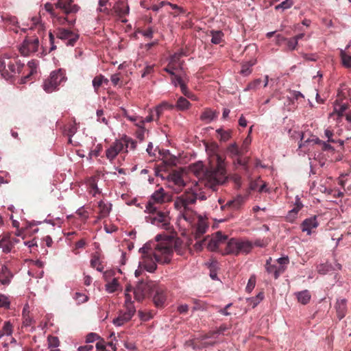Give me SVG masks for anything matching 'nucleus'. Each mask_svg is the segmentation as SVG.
Returning a JSON list of instances; mask_svg holds the SVG:
<instances>
[{
  "label": "nucleus",
  "instance_id": "nucleus-1",
  "mask_svg": "<svg viewBox=\"0 0 351 351\" xmlns=\"http://www.w3.org/2000/svg\"><path fill=\"white\" fill-rule=\"evenodd\" d=\"M162 237V234H157L155 241H149L139 249L142 257L138 263V268L134 273L136 277L139 276L143 270L154 272L157 267V263L170 262L173 249L167 241L158 243Z\"/></svg>",
  "mask_w": 351,
  "mask_h": 351
},
{
  "label": "nucleus",
  "instance_id": "nucleus-2",
  "mask_svg": "<svg viewBox=\"0 0 351 351\" xmlns=\"http://www.w3.org/2000/svg\"><path fill=\"white\" fill-rule=\"evenodd\" d=\"M197 198V195L195 193H184L174 201L175 208L180 211L179 218L183 219L190 225H193L199 216L191 209V206L195 203Z\"/></svg>",
  "mask_w": 351,
  "mask_h": 351
},
{
  "label": "nucleus",
  "instance_id": "nucleus-3",
  "mask_svg": "<svg viewBox=\"0 0 351 351\" xmlns=\"http://www.w3.org/2000/svg\"><path fill=\"white\" fill-rule=\"evenodd\" d=\"M216 160V167L205 175L204 184L213 190H215L216 186L223 184L227 178L223 159L220 156L217 155Z\"/></svg>",
  "mask_w": 351,
  "mask_h": 351
},
{
  "label": "nucleus",
  "instance_id": "nucleus-4",
  "mask_svg": "<svg viewBox=\"0 0 351 351\" xmlns=\"http://www.w3.org/2000/svg\"><path fill=\"white\" fill-rule=\"evenodd\" d=\"M252 249V243L247 240L232 238L226 243L225 250L222 254L238 255L240 253L247 254Z\"/></svg>",
  "mask_w": 351,
  "mask_h": 351
},
{
  "label": "nucleus",
  "instance_id": "nucleus-5",
  "mask_svg": "<svg viewBox=\"0 0 351 351\" xmlns=\"http://www.w3.org/2000/svg\"><path fill=\"white\" fill-rule=\"evenodd\" d=\"M148 213L149 215L145 218L147 222L165 230H171V218L168 212H163L156 209V211Z\"/></svg>",
  "mask_w": 351,
  "mask_h": 351
},
{
  "label": "nucleus",
  "instance_id": "nucleus-6",
  "mask_svg": "<svg viewBox=\"0 0 351 351\" xmlns=\"http://www.w3.org/2000/svg\"><path fill=\"white\" fill-rule=\"evenodd\" d=\"M66 80L64 71L61 69L53 71L50 73L49 77L44 81L43 90L47 93L56 91L61 83L64 82Z\"/></svg>",
  "mask_w": 351,
  "mask_h": 351
},
{
  "label": "nucleus",
  "instance_id": "nucleus-7",
  "mask_svg": "<svg viewBox=\"0 0 351 351\" xmlns=\"http://www.w3.org/2000/svg\"><path fill=\"white\" fill-rule=\"evenodd\" d=\"M183 173L180 171H173L167 176V186L176 193H180L185 186Z\"/></svg>",
  "mask_w": 351,
  "mask_h": 351
},
{
  "label": "nucleus",
  "instance_id": "nucleus-8",
  "mask_svg": "<svg viewBox=\"0 0 351 351\" xmlns=\"http://www.w3.org/2000/svg\"><path fill=\"white\" fill-rule=\"evenodd\" d=\"M56 37L65 41L67 46H74L79 38V35L65 28H58L55 32Z\"/></svg>",
  "mask_w": 351,
  "mask_h": 351
},
{
  "label": "nucleus",
  "instance_id": "nucleus-9",
  "mask_svg": "<svg viewBox=\"0 0 351 351\" xmlns=\"http://www.w3.org/2000/svg\"><path fill=\"white\" fill-rule=\"evenodd\" d=\"M165 193L164 191V189L162 188H160L158 190L155 191L149 201L147 202L146 207H145V211L146 212H153L156 211V209H158V207L156 206L157 204H162L165 202Z\"/></svg>",
  "mask_w": 351,
  "mask_h": 351
},
{
  "label": "nucleus",
  "instance_id": "nucleus-10",
  "mask_svg": "<svg viewBox=\"0 0 351 351\" xmlns=\"http://www.w3.org/2000/svg\"><path fill=\"white\" fill-rule=\"evenodd\" d=\"M39 40L38 38L30 37L26 38L19 48L21 53L24 56H29L38 51Z\"/></svg>",
  "mask_w": 351,
  "mask_h": 351
},
{
  "label": "nucleus",
  "instance_id": "nucleus-11",
  "mask_svg": "<svg viewBox=\"0 0 351 351\" xmlns=\"http://www.w3.org/2000/svg\"><path fill=\"white\" fill-rule=\"evenodd\" d=\"M227 236L223 234L221 232H217L213 237H206V247L210 251H216L219 247L226 243Z\"/></svg>",
  "mask_w": 351,
  "mask_h": 351
},
{
  "label": "nucleus",
  "instance_id": "nucleus-12",
  "mask_svg": "<svg viewBox=\"0 0 351 351\" xmlns=\"http://www.w3.org/2000/svg\"><path fill=\"white\" fill-rule=\"evenodd\" d=\"M152 285V282L147 283L144 281L139 282L134 289L135 299L138 301L144 299L146 295L148 294Z\"/></svg>",
  "mask_w": 351,
  "mask_h": 351
},
{
  "label": "nucleus",
  "instance_id": "nucleus-13",
  "mask_svg": "<svg viewBox=\"0 0 351 351\" xmlns=\"http://www.w3.org/2000/svg\"><path fill=\"white\" fill-rule=\"evenodd\" d=\"M123 151V147L119 140H116L106 152V158L110 160H113L117 156Z\"/></svg>",
  "mask_w": 351,
  "mask_h": 351
},
{
  "label": "nucleus",
  "instance_id": "nucleus-14",
  "mask_svg": "<svg viewBox=\"0 0 351 351\" xmlns=\"http://www.w3.org/2000/svg\"><path fill=\"white\" fill-rule=\"evenodd\" d=\"M56 7L66 14L76 12L78 10L77 6L73 4V0H58Z\"/></svg>",
  "mask_w": 351,
  "mask_h": 351
},
{
  "label": "nucleus",
  "instance_id": "nucleus-15",
  "mask_svg": "<svg viewBox=\"0 0 351 351\" xmlns=\"http://www.w3.org/2000/svg\"><path fill=\"white\" fill-rule=\"evenodd\" d=\"M112 12H114L120 18L123 17L129 14V6L127 0H119L113 6L112 9Z\"/></svg>",
  "mask_w": 351,
  "mask_h": 351
},
{
  "label": "nucleus",
  "instance_id": "nucleus-16",
  "mask_svg": "<svg viewBox=\"0 0 351 351\" xmlns=\"http://www.w3.org/2000/svg\"><path fill=\"white\" fill-rule=\"evenodd\" d=\"M135 313L130 312L125 309V311H120L118 316L113 319V324L116 326H121L129 322Z\"/></svg>",
  "mask_w": 351,
  "mask_h": 351
},
{
  "label": "nucleus",
  "instance_id": "nucleus-17",
  "mask_svg": "<svg viewBox=\"0 0 351 351\" xmlns=\"http://www.w3.org/2000/svg\"><path fill=\"white\" fill-rule=\"evenodd\" d=\"M266 269L269 274H274L276 279L285 271V268H282V266H278L277 264H271V258H269L266 261Z\"/></svg>",
  "mask_w": 351,
  "mask_h": 351
},
{
  "label": "nucleus",
  "instance_id": "nucleus-18",
  "mask_svg": "<svg viewBox=\"0 0 351 351\" xmlns=\"http://www.w3.org/2000/svg\"><path fill=\"white\" fill-rule=\"evenodd\" d=\"M244 202V199L242 196L239 195L235 198L227 202L225 205L221 206L222 210L228 208L230 210H238Z\"/></svg>",
  "mask_w": 351,
  "mask_h": 351
},
{
  "label": "nucleus",
  "instance_id": "nucleus-19",
  "mask_svg": "<svg viewBox=\"0 0 351 351\" xmlns=\"http://www.w3.org/2000/svg\"><path fill=\"white\" fill-rule=\"evenodd\" d=\"M228 154L232 158L238 157L237 162L239 165H243L242 160L239 158L244 152L241 148H239L236 143L230 144L227 148Z\"/></svg>",
  "mask_w": 351,
  "mask_h": 351
},
{
  "label": "nucleus",
  "instance_id": "nucleus-20",
  "mask_svg": "<svg viewBox=\"0 0 351 351\" xmlns=\"http://www.w3.org/2000/svg\"><path fill=\"white\" fill-rule=\"evenodd\" d=\"M318 223L316 217H311L305 219L302 223V230L306 232L307 234H311V230L317 228Z\"/></svg>",
  "mask_w": 351,
  "mask_h": 351
},
{
  "label": "nucleus",
  "instance_id": "nucleus-21",
  "mask_svg": "<svg viewBox=\"0 0 351 351\" xmlns=\"http://www.w3.org/2000/svg\"><path fill=\"white\" fill-rule=\"evenodd\" d=\"M23 64H21L18 62L16 59H11L10 58L8 62L7 66L9 69L10 72L7 70V73L10 75V77H11L14 74L16 73H19L21 69L23 66Z\"/></svg>",
  "mask_w": 351,
  "mask_h": 351
},
{
  "label": "nucleus",
  "instance_id": "nucleus-22",
  "mask_svg": "<svg viewBox=\"0 0 351 351\" xmlns=\"http://www.w3.org/2000/svg\"><path fill=\"white\" fill-rule=\"evenodd\" d=\"M208 228L207 222L201 216L197 217V224L195 234V239L200 238V237L206 233Z\"/></svg>",
  "mask_w": 351,
  "mask_h": 351
},
{
  "label": "nucleus",
  "instance_id": "nucleus-23",
  "mask_svg": "<svg viewBox=\"0 0 351 351\" xmlns=\"http://www.w3.org/2000/svg\"><path fill=\"white\" fill-rule=\"evenodd\" d=\"M13 245V242L10 240V234L8 233L4 234L0 239V247L3 252L4 253L10 252Z\"/></svg>",
  "mask_w": 351,
  "mask_h": 351
},
{
  "label": "nucleus",
  "instance_id": "nucleus-24",
  "mask_svg": "<svg viewBox=\"0 0 351 351\" xmlns=\"http://www.w3.org/2000/svg\"><path fill=\"white\" fill-rule=\"evenodd\" d=\"M155 305L158 307L162 306L166 301V294L161 288H157L153 298Z\"/></svg>",
  "mask_w": 351,
  "mask_h": 351
},
{
  "label": "nucleus",
  "instance_id": "nucleus-25",
  "mask_svg": "<svg viewBox=\"0 0 351 351\" xmlns=\"http://www.w3.org/2000/svg\"><path fill=\"white\" fill-rule=\"evenodd\" d=\"M347 301L345 299H340L337 301L336 303V309L337 313V316L339 319L343 318L346 315L347 306Z\"/></svg>",
  "mask_w": 351,
  "mask_h": 351
},
{
  "label": "nucleus",
  "instance_id": "nucleus-26",
  "mask_svg": "<svg viewBox=\"0 0 351 351\" xmlns=\"http://www.w3.org/2000/svg\"><path fill=\"white\" fill-rule=\"evenodd\" d=\"M174 250L179 255L183 256L188 250V245L186 243H183L180 239H177L174 241L173 243Z\"/></svg>",
  "mask_w": 351,
  "mask_h": 351
},
{
  "label": "nucleus",
  "instance_id": "nucleus-27",
  "mask_svg": "<svg viewBox=\"0 0 351 351\" xmlns=\"http://www.w3.org/2000/svg\"><path fill=\"white\" fill-rule=\"evenodd\" d=\"M98 206L99 209V216L101 218H104L109 215L111 210L112 205L108 202L100 201L99 202Z\"/></svg>",
  "mask_w": 351,
  "mask_h": 351
},
{
  "label": "nucleus",
  "instance_id": "nucleus-28",
  "mask_svg": "<svg viewBox=\"0 0 351 351\" xmlns=\"http://www.w3.org/2000/svg\"><path fill=\"white\" fill-rule=\"evenodd\" d=\"M119 141L121 143L123 147V151L125 150L127 152L128 149H134L136 147L135 141L132 138L127 136L121 137L119 139Z\"/></svg>",
  "mask_w": 351,
  "mask_h": 351
},
{
  "label": "nucleus",
  "instance_id": "nucleus-29",
  "mask_svg": "<svg viewBox=\"0 0 351 351\" xmlns=\"http://www.w3.org/2000/svg\"><path fill=\"white\" fill-rule=\"evenodd\" d=\"M175 106L167 101H163L158 106H157L155 109V113L156 116V119H158L162 114V112L165 110H172Z\"/></svg>",
  "mask_w": 351,
  "mask_h": 351
},
{
  "label": "nucleus",
  "instance_id": "nucleus-30",
  "mask_svg": "<svg viewBox=\"0 0 351 351\" xmlns=\"http://www.w3.org/2000/svg\"><path fill=\"white\" fill-rule=\"evenodd\" d=\"M10 58L7 55H5L3 57L0 58V71L1 72L2 76L7 80L10 78V75L7 73V70L5 69V68L7 66L8 62L9 61Z\"/></svg>",
  "mask_w": 351,
  "mask_h": 351
},
{
  "label": "nucleus",
  "instance_id": "nucleus-31",
  "mask_svg": "<svg viewBox=\"0 0 351 351\" xmlns=\"http://www.w3.org/2000/svg\"><path fill=\"white\" fill-rule=\"evenodd\" d=\"M256 60H251L245 62L241 65V74L244 76H247L252 73V67L256 64Z\"/></svg>",
  "mask_w": 351,
  "mask_h": 351
},
{
  "label": "nucleus",
  "instance_id": "nucleus-32",
  "mask_svg": "<svg viewBox=\"0 0 351 351\" xmlns=\"http://www.w3.org/2000/svg\"><path fill=\"white\" fill-rule=\"evenodd\" d=\"M154 120L158 119H156L154 110H151L149 112V114L145 119L141 117V120L138 122L136 123V126H137L138 128H143L144 127V124L145 123H149Z\"/></svg>",
  "mask_w": 351,
  "mask_h": 351
},
{
  "label": "nucleus",
  "instance_id": "nucleus-33",
  "mask_svg": "<svg viewBox=\"0 0 351 351\" xmlns=\"http://www.w3.org/2000/svg\"><path fill=\"white\" fill-rule=\"evenodd\" d=\"M339 56L343 66L347 69L351 68V56L346 52V50L340 49Z\"/></svg>",
  "mask_w": 351,
  "mask_h": 351
},
{
  "label": "nucleus",
  "instance_id": "nucleus-34",
  "mask_svg": "<svg viewBox=\"0 0 351 351\" xmlns=\"http://www.w3.org/2000/svg\"><path fill=\"white\" fill-rule=\"evenodd\" d=\"M190 170L197 178H201L204 175V166L202 162H197L191 165Z\"/></svg>",
  "mask_w": 351,
  "mask_h": 351
},
{
  "label": "nucleus",
  "instance_id": "nucleus-35",
  "mask_svg": "<svg viewBox=\"0 0 351 351\" xmlns=\"http://www.w3.org/2000/svg\"><path fill=\"white\" fill-rule=\"evenodd\" d=\"M105 287L106 291L109 293L115 292L121 287L117 278H113L112 280L106 283Z\"/></svg>",
  "mask_w": 351,
  "mask_h": 351
},
{
  "label": "nucleus",
  "instance_id": "nucleus-36",
  "mask_svg": "<svg viewBox=\"0 0 351 351\" xmlns=\"http://www.w3.org/2000/svg\"><path fill=\"white\" fill-rule=\"evenodd\" d=\"M210 34L212 36L211 43L215 45H217L221 43L223 40L224 34L221 31H210Z\"/></svg>",
  "mask_w": 351,
  "mask_h": 351
},
{
  "label": "nucleus",
  "instance_id": "nucleus-37",
  "mask_svg": "<svg viewBox=\"0 0 351 351\" xmlns=\"http://www.w3.org/2000/svg\"><path fill=\"white\" fill-rule=\"evenodd\" d=\"M190 102L184 97H180L175 107L179 110H186L190 107Z\"/></svg>",
  "mask_w": 351,
  "mask_h": 351
},
{
  "label": "nucleus",
  "instance_id": "nucleus-38",
  "mask_svg": "<svg viewBox=\"0 0 351 351\" xmlns=\"http://www.w3.org/2000/svg\"><path fill=\"white\" fill-rule=\"evenodd\" d=\"M297 298L300 303L302 304H306L309 302L311 299V295L308 291L304 290L297 293Z\"/></svg>",
  "mask_w": 351,
  "mask_h": 351
},
{
  "label": "nucleus",
  "instance_id": "nucleus-39",
  "mask_svg": "<svg viewBox=\"0 0 351 351\" xmlns=\"http://www.w3.org/2000/svg\"><path fill=\"white\" fill-rule=\"evenodd\" d=\"M108 5H110L108 0H99L97 11L106 13V14H112V10L108 8Z\"/></svg>",
  "mask_w": 351,
  "mask_h": 351
},
{
  "label": "nucleus",
  "instance_id": "nucleus-40",
  "mask_svg": "<svg viewBox=\"0 0 351 351\" xmlns=\"http://www.w3.org/2000/svg\"><path fill=\"white\" fill-rule=\"evenodd\" d=\"M88 184L91 189L90 192L93 193L94 196L96 195V194H99L101 193L100 190L97 187L96 177H92L89 178L88 180Z\"/></svg>",
  "mask_w": 351,
  "mask_h": 351
},
{
  "label": "nucleus",
  "instance_id": "nucleus-41",
  "mask_svg": "<svg viewBox=\"0 0 351 351\" xmlns=\"http://www.w3.org/2000/svg\"><path fill=\"white\" fill-rule=\"evenodd\" d=\"M215 112L211 110H206L201 115L200 118L202 121H205L207 122H210L216 117Z\"/></svg>",
  "mask_w": 351,
  "mask_h": 351
},
{
  "label": "nucleus",
  "instance_id": "nucleus-42",
  "mask_svg": "<svg viewBox=\"0 0 351 351\" xmlns=\"http://www.w3.org/2000/svg\"><path fill=\"white\" fill-rule=\"evenodd\" d=\"M317 272L322 275H325L331 270L334 269L331 264L322 263L317 267Z\"/></svg>",
  "mask_w": 351,
  "mask_h": 351
},
{
  "label": "nucleus",
  "instance_id": "nucleus-43",
  "mask_svg": "<svg viewBox=\"0 0 351 351\" xmlns=\"http://www.w3.org/2000/svg\"><path fill=\"white\" fill-rule=\"evenodd\" d=\"M108 82V80L106 79L103 75H98L94 77L93 80L92 84L93 86L95 89V91H97V90L99 88V87L101 86V84L104 82Z\"/></svg>",
  "mask_w": 351,
  "mask_h": 351
},
{
  "label": "nucleus",
  "instance_id": "nucleus-44",
  "mask_svg": "<svg viewBox=\"0 0 351 351\" xmlns=\"http://www.w3.org/2000/svg\"><path fill=\"white\" fill-rule=\"evenodd\" d=\"M5 23L10 25V29L15 33L19 32L18 27L16 25L18 23L16 18L15 16H8L4 19Z\"/></svg>",
  "mask_w": 351,
  "mask_h": 351
},
{
  "label": "nucleus",
  "instance_id": "nucleus-45",
  "mask_svg": "<svg viewBox=\"0 0 351 351\" xmlns=\"http://www.w3.org/2000/svg\"><path fill=\"white\" fill-rule=\"evenodd\" d=\"M125 300L124 304V307L127 311L130 312H136L135 307L132 301V298L130 293H125Z\"/></svg>",
  "mask_w": 351,
  "mask_h": 351
},
{
  "label": "nucleus",
  "instance_id": "nucleus-46",
  "mask_svg": "<svg viewBox=\"0 0 351 351\" xmlns=\"http://www.w3.org/2000/svg\"><path fill=\"white\" fill-rule=\"evenodd\" d=\"M301 209V206L299 205L298 207H294L293 209L289 211L286 218L287 220L289 222H293L296 219L299 210Z\"/></svg>",
  "mask_w": 351,
  "mask_h": 351
},
{
  "label": "nucleus",
  "instance_id": "nucleus-47",
  "mask_svg": "<svg viewBox=\"0 0 351 351\" xmlns=\"http://www.w3.org/2000/svg\"><path fill=\"white\" fill-rule=\"evenodd\" d=\"M324 136L328 138V142L330 143H337L338 142L341 145H343V141L341 140H335L332 138L333 136V132L330 128H326L324 130Z\"/></svg>",
  "mask_w": 351,
  "mask_h": 351
},
{
  "label": "nucleus",
  "instance_id": "nucleus-48",
  "mask_svg": "<svg viewBox=\"0 0 351 351\" xmlns=\"http://www.w3.org/2000/svg\"><path fill=\"white\" fill-rule=\"evenodd\" d=\"M298 43L296 41V39H295L294 37L287 38L286 40V49L289 51H293L296 49V47L298 46Z\"/></svg>",
  "mask_w": 351,
  "mask_h": 351
},
{
  "label": "nucleus",
  "instance_id": "nucleus-49",
  "mask_svg": "<svg viewBox=\"0 0 351 351\" xmlns=\"http://www.w3.org/2000/svg\"><path fill=\"white\" fill-rule=\"evenodd\" d=\"M293 5V0H285L280 4L276 5L275 9L276 10H278L280 9L282 10H285L290 8Z\"/></svg>",
  "mask_w": 351,
  "mask_h": 351
},
{
  "label": "nucleus",
  "instance_id": "nucleus-50",
  "mask_svg": "<svg viewBox=\"0 0 351 351\" xmlns=\"http://www.w3.org/2000/svg\"><path fill=\"white\" fill-rule=\"evenodd\" d=\"M90 265L92 267L95 268L98 271L102 272L104 267L101 265L98 257L94 256L90 261Z\"/></svg>",
  "mask_w": 351,
  "mask_h": 351
},
{
  "label": "nucleus",
  "instance_id": "nucleus-51",
  "mask_svg": "<svg viewBox=\"0 0 351 351\" xmlns=\"http://www.w3.org/2000/svg\"><path fill=\"white\" fill-rule=\"evenodd\" d=\"M217 133L220 136V138L221 141H226L231 136L230 131L223 130L222 129H218L216 130Z\"/></svg>",
  "mask_w": 351,
  "mask_h": 351
},
{
  "label": "nucleus",
  "instance_id": "nucleus-52",
  "mask_svg": "<svg viewBox=\"0 0 351 351\" xmlns=\"http://www.w3.org/2000/svg\"><path fill=\"white\" fill-rule=\"evenodd\" d=\"M74 299L77 301V304H82L87 302L88 298L84 293L76 292L75 293Z\"/></svg>",
  "mask_w": 351,
  "mask_h": 351
},
{
  "label": "nucleus",
  "instance_id": "nucleus-53",
  "mask_svg": "<svg viewBox=\"0 0 351 351\" xmlns=\"http://www.w3.org/2000/svg\"><path fill=\"white\" fill-rule=\"evenodd\" d=\"M49 348H57L59 346V339L56 337L49 336L47 338Z\"/></svg>",
  "mask_w": 351,
  "mask_h": 351
},
{
  "label": "nucleus",
  "instance_id": "nucleus-54",
  "mask_svg": "<svg viewBox=\"0 0 351 351\" xmlns=\"http://www.w3.org/2000/svg\"><path fill=\"white\" fill-rule=\"evenodd\" d=\"M261 80L260 79H256L254 81L250 83L247 87L244 89L245 91L256 90L258 86L261 84Z\"/></svg>",
  "mask_w": 351,
  "mask_h": 351
},
{
  "label": "nucleus",
  "instance_id": "nucleus-55",
  "mask_svg": "<svg viewBox=\"0 0 351 351\" xmlns=\"http://www.w3.org/2000/svg\"><path fill=\"white\" fill-rule=\"evenodd\" d=\"M184 55L182 51L175 53L170 58V64H176L179 62L180 58Z\"/></svg>",
  "mask_w": 351,
  "mask_h": 351
},
{
  "label": "nucleus",
  "instance_id": "nucleus-56",
  "mask_svg": "<svg viewBox=\"0 0 351 351\" xmlns=\"http://www.w3.org/2000/svg\"><path fill=\"white\" fill-rule=\"evenodd\" d=\"M10 306V300L9 298L2 294H0V307L3 308H9Z\"/></svg>",
  "mask_w": 351,
  "mask_h": 351
},
{
  "label": "nucleus",
  "instance_id": "nucleus-57",
  "mask_svg": "<svg viewBox=\"0 0 351 351\" xmlns=\"http://www.w3.org/2000/svg\"><path fill=\"white\" fill-rule=\"evenodd\" d=\"M102 150V146L101 144H97L95 149L90 150L89 152L90 157H97Z\"/></svg>",
  "mask_w": 351,
  "mask_h": 351
},
{
  "label": "nucleus",
  "instance_id": "nucleus-58",
  "mask_svg": "<svg viewBox=\"0 0 351 351\" xmlns=\"http://www.w3.org/2000/svg\"><path fill=\"white\" fill-rule=\"evenodd\" d=\"M23 325L25 327L30 326L32 324L33 319L30 317L29 314H25L24 313V315H23Z\"/></svg>",
  "mask_w": 351,
  "mask_h": 351
},
{
  "label": "nucleus",
  "instance_id": "nucleus-59",
  "mask_svg": "<svg viewBox=\"0 0 351 351\" xmlns=\"http://www.w3.org/2000/svg\"><path fill=\"white\" fill-rule=\"evenodd\" d=\"M255 284H256L255 278L254 276L250 277V278L248 280V282H247V285L246 286V288H245L246 291L248 293H250L253 290V289L254 288Z\"/></svg>",
  "mask_w": 351,
  "mask_h": 351
},
{
  "label": "nucleus",
  "instance_id": "nucleus-60",
  "mask_svg": "<svg viewBox=\"0 0 351 351\" xmlns=\"http://www.w3.org/2000/svg\"><path fill=\"white\" fill-rule=\"evenodd\" d=\"M276 262H277V265L278 266H282V268L285 269L286 265L289 263V261L288 256H284V257L278 258L276 260Z\"/></svg>",
  "mask_w": 351,
  "mask_h": 351
},
{
  "label": "nucleus",
  "instance_id": "nucleus-61",
  "mask_svg": "<svg viewBox=\"0 0 351 351\" xmlns=\"http://www.w3.org/2000/svg\"><path fill=\"white\" fill-rule=\"evenodd\" d=\"M252 142V138H251V136L250 135H248L245 138V140L243 141V145L242 147H241V149H243V152L244 153L247 152V149H248V146L250 145Z\"/></svg>",
  "mask_w": 351,
  "mask_h": 351
},
{
  "label": "nucleus",
  "instance_id": "nucleus-62",
  "mask_svg": "<svg viewBox=\"0 0 351 351\" xmlns=\"http://www.w3.org/2000/svg\"><path fill=\"white\" fill-rule=\"evenodd\" d=\"M2 332L5 335H10L12 334V326L9 322H5Z\"/></svg>",
  "mask_w": 351,
  "mask_h": 351
},
{
  "label": "nucleus",
  "instance_id": "nucleus-63",
  "mask_svg": "<svg viewBox=\"0 0 351 351\" xmlns=\"http://www.w3.org/2000/svg\"><path fill=\"white\" fill-rule=\"evenodd\" d=\"M99 337L98 335L94 332H90L88 335H87L86 338V343H92L98 339Z\"/></svg>",
  "mask_w": 351,
  "mask_h": 351
},
{
  "label": "nucleus",
  "instance_id": "nucleus-64",
  "mask_svg": "<svg viewBox=\"0 0 351 351\" xmlns=\"http://www.w3.org/2000/svg\"><path fill=\"white\" fill-rule=\"evenodd\" d=\"M187 79H183L182 77L175 75L171 82L174 84V86H177L182 84Z\"/></svg>",
  "mask_w": 351,
  "mask_h": 351
}]
</instances>
